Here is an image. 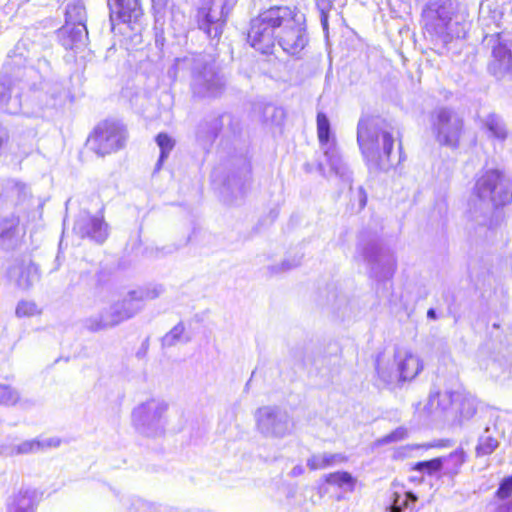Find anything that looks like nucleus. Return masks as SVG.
Returning a JSON list of instances; mask_svg holds the SVG:
<instances>
[{"label": "nucleus", "instance_id": "1", "mask_svg": "<svg viewBox=\"0 0 512 512\" xmlns=\"http://www.w3.org/2000/svg\"><path fill=\"white\" fill-rule=\"evenodd\" d=\"M357 142L370 170L387 171L393 166L394 137L385 121L379 118L360 119Z\"/></svg>", "mask_w": 512, "mask_h": 512}, {"label": "nucleus", "instance_id": "2", "mask_svg": "<svg viewBox=\"0 0 512 512\" xmlns=\"http://www.w3.org/2000/svg\"><path fill=\"white\" fill-rule=\"evenodd\" d=\"M512 200V182L498 169H487L476 177L470 202L471 211L488 216L494 208Z\"/></svg>", "mask_w": 512, "mask_h": 512}, {"label": "nucleus", "instance_id": "3", "mask_svg": "<svg viewBox=\"0 0 512 512\" xmlns=\"http://www.w3.org/2000/svg\"><path fill=\"white\" fill-rule=\"evenodd\" d=\"M226 86V76L211 55L199 54L191 59L190 91L194 99H219Z\"/></svg>", "mask_w": 512, "mask_h": 512}, {"label": "nucleus", "instance_id": "4", "mask_svg": "<svg viewBox=\"0 0 512 512\" xmlns=\"http://www.w3.org/2000/svg\"><path fill=\"white\" fill-rule=\"evenodd\" d=\"M304 15L288 6L280 7L277 42L291 56H299L308 43Z\"/></svg>", "mask_w": 512, "mask_h": 512}, {"label": "nucleus", "instance_id": "5", "mask_svg": "<svg viewBox=\"0 0 512 512\" xmlns=\"http://www.w3.org/2000/svg\"><path fill=\"white\" fill-rule=\"evenodd\" d=\"M129 139L126 125L120 120L107 119L94 128L87 144L98 156L104 157L125 148Z\"/></svg>", "mask_w": 512, "mask_h": 512}, {"label": "nucleus", "instance_id": "6", "mask_svg": "<svg viewBox=\"0 0 512 512\" xmlns=\"http://www.w3.org/2000/svg\"><path fill=\"white\" fill-rule=\"evenodd\" d=\"M237 0H200L196 13L199 30L211 40H219Z\"/></svg>", "mask_w": 512, "mask_h": 512}, {"label": "nucleus", "instance_id": "7", "mask_svg": "<svg viewBox=\"0 0 512 512\" xmlns=\"http://www.w3.org/2000/svg\"><path fill=\"white\" fill-rule=\"evenodd\" d=\"M394 363L396 368L385 365L381 355L376 360V370L379 379L385 385L410 381L414 379L423 369L421 359L410 350L397 347L394 352Z\"/></svg>", "mask_w": 512, "mask_h": 512}, {"label": "nucleus", "instance_id": "8", "mask_svg": "<svg viewBox=\"0 0 512 512\" xmlns=\"http://www.w3.org/2000/svg\"><path fill=\"white\" fill-rule=\"evenodd\" d=\"M280 7L272 6L251 20L248 41L253 48L263 54L271 53L277 40Z\"/></svg>", "mask_w": 512, "mask_h": 512}, {"label": "nucleus", "instance_id": "9", "mask_svg": "<svg viewBox=\"0 0 512 512\" xmlns=\"http://www.w3.org/2000/svg\"><path fill=\"white\" fill-rule=\"evenodd\" d=\"M431 129L436 141L452 149L459 146L463 131V119L449 107H438L433 110L430 117Z\"/></svg>", "mask_w": 512, "mask_h": 512}, {"label": "nucleus", "instance_id": "10", "mask_svg": "<svg viewBox=\"0 0 512 512\" xmlns=\"http://www.w3.org/2000/svg\"><path fill=\"white\" fill-rule=\"evenodd\" d=\"M167 411V402L152 398L133 410L132 421L141 433L148 436L156 435L163 430Z\"/></svg>", "mask_w": 512, "mask_h": 512}, {"label": "nucleus", "instance_id": "11", "mask_svg": "<svg viewBox=\"0 0 512 512\" xmlns=\"http://www.w3.org/2000/svg\"><path fill=\"white\" fill-rule=\"evenodd\" d=\"M483 45L491 49L488 71L497 79L512 80V42L503 39L500 33L486 35Z\"/></svg>", "mask_w": 512, "mask_h": 512}, {"label": "nucleus", "instance_id": "12", "mask_svg": "<svg viewBox=\"0 0 512 512\" xmlns=\"http://www.w3.org/2000/svg\"><path fill=\"white\" fill-rule=\"evenodd\" d=\"M258 432L267 438H284L292 432L288 413L276 406H264L255 413Z\"/></svg>", "mask_w": 512, "mask_h": 512}, {"label": "nucleus", "instance_id": "13", "mask_svg": "<svg viewBox=\"0 0 512 512\" xmlns=\"http://www.w3.org/2000/svg\"><path fill=\"white\" fill-rule=\"evenodd\" d=\"M362 255L379 279H387L394 274L396 259L390 252L383 251L377 240L365 244L362 247Z\"/></svg>", "mask_w": 512, "mask_h": 512}, {"label": "nucleus", "instance_id": "14", "mask_svg": "<svg viewBox=\"0 0 512 512\" xmlns=\"http://www.w3.org/2000/svg\"><path fill=\"white\" fill-rule=\"evenodd\" d=\"M163 292L164 289L161 285L138 288L129 291L122 300L115 303L124 320H128L143 309L146 301L158 298Z\"/></svg>", "mask_w": 512, "mask_h": 512}, {"label": "nucleus", "instance_id": "15", "mask_svg": "<svg viewBox=\"0 0 512 512\" xmlns=\"http://www.w3.org/2000/svg\"><path fill=\"white\" fill-rule=\"evenodd\" d=\"M61 440L57 437L35 438L20 442L4 443L0 445V456L14 457L43 452L47 449L57 448Z\"/></svg>", "mask_w": 512, "mask_h": 512}, {"label": "nucleus", "instance_id": "16", "mask_svg": "<svg viewBox=\"0 0 512 512\" xmlns=\"http://www.w3.org/2000/svg\"><path fill=\"white\" fill-rule=\"evenodd\" d=\"M26 234V229L20 224L18 217L11 215L0 216V249L10 251L18 248Z\"/></svg>", "mask_w": 512, "mask_h": 512}, {"label": "nucleus", "instance_id": "17", "mask_svg": "<svg viewBox=\"0 0 512 512\" xmlns=\"http://www.w3.org/2000/svg\"><path fill=\"white\" fill-rule=\"evenodd\" d=\"M73 232L81 238L88 237L97 243H103L108 236V225L103 218L82 215L75 221Z\"/></svg>", "mask_w": 512, "mask_h": 512}, {"label": "nucleus", "instance_id": "18", "mask_svg": "<svg viewBox=\"0 0 512 512\" xmlns=\"http://www.w3.org/2000/svg\"><path fill=\"white\" fill-rule=\"evenodd\" d=\"M20 88L12 78L5 74L0 75V111L8 114H17L21 111Z\"/></svg>", "mask_w": 512, "mask_h": 512}, {"label": "nucleus", "instance_id": "19", "mask_svg": "<svg viewBox=\"0 0 512 512\" xmlns=\"http://www.w3.org/2000/svg\"><path fill=\"white\" fill-rule=\"evenodd\" d=\"M111 22L116 16L124 23L137 22L143 15L140 0H108Z\"/></svg>", "mask_w": 512, "mask_h": 512}, {"label": "nucleus", "instance_id": "20", "mask_svg": "<svg viewBox=\"0 0 512 512\" xmlns=\"http://www.w3.org/2000/svg\"><path fill=\"white\" fill-rule=\"evenodd\" d=\"M123 321L125 320L120 310L118 309L116 303H113L110 306L104 308L100 314L87 318L85 320V327L92 332H97L113 328Z\"/></svg>", "mask_w": 512, "mask_h": 512}, {"label": "nucleus", "instance_id": "21", "mask_svg": "<svg viewBox=\"0 0 512 512\" xmlns=\"http://www.w3.org/2000/svg\"><path fill=\"white\" fill-rule=\"evenodd\" d=\"M224 126H228L231 132L236 133L239 123L229 113L209 117L200 123L198 134L206 133L208 139L215 138Z\"/></svg>", "mask_w": 512, "mask_h": 512}, {"label": "nucleus", "instance_id": "22", "mask_svg": "<svg viewBox=\"0 0 512 512\" xmlns=\"http://www.w3.org/2000/svg\"><path fill=\"white\" fill-rule=\"evenodd\" d=\"M322 150L330 167V171L343 182L350 184L352 181V172L350 171L347 163L343 160L337 146H328Z\"/></svg>", "mask_w": 512, "mask_h": 512}, {"label": "nucleus", "instance_id": "23", "mask_svg": "<svg viewBox=\"0 0 512 512\" xmlns=\"http://www.w3.org/2000/svg\"><path fill=\"white\" fill-rule=\"evenodd\" d=\"M87 36L88 31L86 25L65 23L59 30V37L62 45L66 49H77L79 46L84 45Z\"/></svg>", "mask_w": 512, "mask_h": 512}, {"label": "nucleus", "instance_id": "24", "mask_svg": "<svg viewBox=\"0 0 512 512\" xmlns=\"http://www.w3.org/2000/svg\"><path fill=\"white\" fill-rule=\"evenodd\" d=\"M38 502V494L35 490H20L9 503L8 512H35Z\"/></svg>", "mask_w": 512, "mask_h": 512}, {"label": "nucleus", "instance_id": "25", "mask_svg": "<svg viewBox=\"0 0 512 512\" xmlns=\"http://www.w3.org/2000/svg\"><path fill=\"white\" fill-rule=\"evenodd\" d=\"M482 123L489 139L502 143L508 138L509 131L499 115L490 113L482 120Z\"/></svg>", "mask_w": 512, "mask_h": 512}, {"label": "nucleus", "instance_id": "26", "mask_svg": "<svg viewBox=\"0 0 512 512\" xmlns=\"http://www.w3.org/2000/svg\"><path fill=\"white\" fill-rule=\"evenodd\" d=\"M10 276L15 278L21 289H28L39 280L38 268L34 264L14 267L10 270Z\"/></svg>", "mask_w": 512, "mask_h": 512}, {"label": "nucleus", "instance_id": "27", "mask_svg": "<svg viewBox=\"0 0 512 512\" xmlns=\"http://www.w3.org/2000/svg\"><path fill=\"white\" fill-rule=\"evenodd\" d=\"M499 446V432L496 427H486L478 439L477 456L492 454Z\"/></svg>", "mask_w": 512, "mask_h": 512}, {"label": "nucleus", "instance_id": "28", "mask_svg": "<svg viewBox=\"0 0 512 512\" xmlns=\"http://www.w3.org/2000/svg\"><path fill=\"white\" fill-rule=\"evenodd\" d=\"M452 15L453 9L450 0H437L429 3L423 12L424 19H442V21H451Z\"/></svg>", "mask_w": 512, "mask_h": 512}, {"label": "nucleus", "instance_id": "29", "mask_svg": "<svg viewBox=\"0 0 512 512\" xmlns=\"http://www.w3.org/2000/svg\"><path fill=\"white\" fill-rule=\"evenodd\" d=\"M455 400L454 417L459 416L460 419H469L475 414L476 400L473 396L464 391H457Z\"/></svg>", "mask_w": 512, "mask_h": 512}, {"label": "nucleus", "instance_id": "30", "mask_svg": "<svg viewBox=\"0 0 512 512\" xmlns=\"http://www.w3.org/2000/svg\"><path fill=\"white\" fill-rule=\"evenodd\" d=\"M457 391H444L431 394L429 397V406L432 409H439L444 413H450L453 416L456 404Z\"/></svg>", "mask_w": 512, "mask_h": 512}, {"label": "nucleus", "instance_id": "31", "mask_svg": "<svg viewBox=\"0 0 512 512\" xmlns=\"http://www.w3.org/2000/svg\"><path fill=\"white\" fill-rule=\"evenodd\" d=\"M65 23L86 25V7L83 0H71L65 11Z\"/></svg>", "mask_w": 512, "mask_h": 512}, {"label": "nucleus", "instance_id": "32", "mask_svg": "<svg viewBox=\"0 0 512 512\" xmlns=\"http://www.w3.org/2000/svg\"><path fill=\"white\" fill-rule=\"evenodd\" d=\"M18 403L24 408L33 405L30 400H21L20 393L12 386L0 384V406H14Z\"/></svg>", "mask_w": 512, "mask_h": 512}, {"label": "nucleus", "instance_id": "33", "mask_svg": "<svg viewBox=\"0 0 512 512\" xmlns=\"http://www.w3.org/2000/svg\"><path fill=\"white\" fill-rule=\"evenodd\" d=\"M465 461V453L463 450H455L447 456L441 457L443 463L442 469L444 474L454 477L459 473L460 467Z\"/></svg>", "mask_w": 512, "mask_h": 512}, {"label": "nucleus", "instance_id": "34", "mask_svg": "<svg viewBox=\"0 0 512 512\" xmlns=\"http://www.w3.org/2000/svg\"><path fill=\"white\" fill-rule=\"evenodd\" d=\"M317 134L321 149L336 145L334 139L331 141L332 133L330 121L323 112H318L317 114Z\"/></svg>", "mask_w": 512, "mask_h": 512}, {"label": "nucleus", "instance_id": "35", "mask_svg": "<svg viewBox=\"0 0 512 512\" xmlns=\"http://www.w3.org/2000/svg\"><path fill=\"white\" fill-rule=\"evenodd\" d=\"M343 460V457L340 454H329V453H323V454H315L312 455L307 460V466L311 470H319L327 468L331 465H333L337 461Z\"/></svg>", "mask_w": 512, "mask_h": 512}, {"label": "nucleus", "instance_id": "36", "mask_svg": "<svg viewBox=\"0 0 512 512\" xmlns=\"http://www.w3.org/2000/svg\"><path fill=\"white\" fill-rule=\"evenodd\" d=\"M425 28L428 33L437 36L443 42L449 40V34L447 32L450 21H442V19H424Z\"/></svg>", "mask_w": 512, "mask_h": 512}, {"label": "nucleus", "instance_id": "37", "mask_svg": "<svg viewBox=\"0 0 512 512\" xmlns=\"http://www.w3.org/2000/svg\"><path fill=\"white\" fill-rule=\"evenodd\" d=\"M185 327L182 322H179L175 325L168 333H166L162 338V346L164 347H172L176 345L178 342H189L190 338L184 337Z\"/></svg>", "mask_w": 512, "mask_h": 512}, {"label": "nucleus", "instance_id": "38", "mask_svg": "<svg viewBox=\"0 0 512 512\" xmlns=\"http://www.w3.org/2000/svg\"><path fill=\"white\" fill-rule=\"evenodd\" d=\"M417 499V496L411 491H404L402 494L395 492L392 503L393 512H401L406 508H412Z\"/></svg>", "mask_w": 512, "mask_h": 512}, {"label": "nucleus", "instance_id": "39", "mask_svg": "<svg viewBox=\"0 0 512 512\" xmlns=\"http://www.w3.org/2000/svg\"><path fill=\"white\" fill-rule=\"evenodd\" d=\"M325 481L328 484L336 485L339 488H353L355 484V479L352 475L346 471H337L334 473H329L325 476Z\"/></svg>", "mask_w": 512, "mask_h": 512}, {"label": "nucleus", "instance_id": "40", "mask_svg": "<svg viewBox=\"0 0 512 512\" xmlns=\"http://www.w3.org/2000/svg\"><path fill=\"white\" fill-rule=\"evenodd\" d=\"M156 143L160 148V157L157 164L160 165L174 148L175 141L168 134L159 133L156 136Z\"/></svg>", "mask_w": 512, "mask_h": 512}, {"label": "nucleus", "instance_id": "41", "mask_svg": "<svg viewBox=\"0 0 512 512\" xmlns=\"http://www.w3.org/2000/svg\"><path fill=\"white\" fill-rule=\"evenodd\" d=\"M42 313L41 308L34 301L21 300L16 306L15 314L17 317H33Z\"/></svg>", "mask_w": 512, "mask_h": 512}, {"label": "nucleus", "instance_id": "42", "mask_svg": "<svg viewBox=\"0 0 512 512\" xmlns=\"http://www.w3.org/2000/svg\"><path fill=\"white\" fill-rule=\"evenodd\" d=\"M442 467L443 463L441 462V457H437L431 460L417 462L414 465L413 470L426 473L428 475H433L436 472L442 470Z\"/></svg>", "mask_w": 512, "mask_h": 512}, {"label": "nucleus", "instance_id": "43", "mask_svg": "<svg viewBox=\"0 0 512 512\" xmlns=\"http://www.w3.org/2000/svg\"><path fill=\"white\" fill-rule=\"evenodd\" d=\"M328 302L341 317L344 318L348 315L347 309L349 301L345 295H340L336 291H333L332 299L329 298Z\"/></svg>", "mask_w": 512, "mask_h": 512}, {"label": "nucleus", "instance_id": "44", "mask_svg": "<svg viewBox=\"0 0 512 512\" xmlns=\"http://www.w3.org/2000/svg\"><path fill=\"white\" fill-rule=\"evenodd\" d=\"M317 9L320 12L321 25L324 30L328 29V14L333 8V0H315Z\"/></svg>", "mask_w": 512, "mask_h": 512}, {"label": "nucleus", "instance_id": "45", "mask_svg": "<svg viewBox=\"0 0 512 512\" xmlns=\"http://www.w3.org/2000/svg\"><path fill=\"white\" fill-rule=\"evenodd\" d=\"M301 256H295L293 257L292 259H285L281 266L278 267V266H271L269 267V270L271 272V274H275V273H279V272H285V271H288V270H291L297 266L300 265L301 263Z\"/></svg>", "mask_w": 512, "mask_h": 512}, {"label": "nucleus", "instance_id": "46", "mask_svg": "<svg viewBox=\"0 0 512 512\" xmlns=\"http://www.w3.org/2000/svg\"><path fill=\"white\" fill-rule=\"evenodd\" d=\"M512 494V475L505 477L499 484V487L497 491L495 492V496L500 499L504 500L508 497H510Z\"/></svg>", "mask_w": 512, "mask_h": 512}, {"label": "nucleus", "instance_id": "47", "mask_svg": "<svg viewBox=\"0 0 512 512\" xmlns=\"http://www.w3.org/2000/svg\"><path fill=\"white\" fill-rule=\"evenodd\" d=\"M407 435H408V431L406 428L398 427L397 429L392 431L390 434L386 435L381 440V442L382 443H392V442L401 441V440H404L405 438H407Z\"/></svg>", "mask_w": 512, "mask_h": 512}, {"label": "nucleus", "instance_id": "48", "mask_svg": "<svg viewBox=\"0 0 512 512\" xmlns=\"http://www.w3.org/2000/svg\"><path fill=\"white\" fill-rule=\"evenodd\" d=\"M283 110L281 108H277L275 106L269 105L264 110L265 117L271 116L272 122H275L276 118L281 119L283 117Z\"/></svg>", "mask_w": 512, "mask_h": 512}, {"label": "nucleus", "instance_id": "49", "mask_svg": "<svg viewBox=\"0 0 512 512\" xmlns=\"http://www.w3.org/2000/svg\"><path fill=\"white\" fill-rule=\"evenodd\" d=\"M37 69L40 72L47 74L49 72V69H50V65H49L48 60L46 58L38 59V61H37Z\"/></svg>", "mask_w": 512, "mask_h": 512}, {"label": "nucleus", "instance_id": "50", "mask_svg": "<svg viewBox=\"0 0 512 512\" xmlns=\"http://www.w3.org/2000/svg\"><path fill=\"white\" fill-rule=\"evenodd\" d=\"M9 134L7 129L0 124V149L8 142Z\"/></svg>", "mask_w": 512, "mask_h": 512}, {"label": "nucleus", "instance_id": "51", "mask_svg": "<svg viewBox=\"0 0 512 512\" xmlns=\"http://www.w3.org/2000/svg\"><path fill=\"white\" fill-rule=\"evenodd\" d=\"M496 512H512V499L498 505Z\"/></svg>", "mask_w": 512, "mask_h": 512}, {"label": "nucleus", "instance_id": "52", "mask_svg": "<svg viewBox=\"0 0 512 512\" xmlns=\"http://www.w3.org/2000/svg\"><path fill=\"white\" fill-rule=\"evenodd\" d=\"M148 346H149V340H148V339H146V340L142 343V347H141V349L136 353V356H137L138 358L143 357V356L146 354L147 350H148Z\"/></svg>", "mask_w": 512, "mask_h": 512}, {"label": "nucleus", "instance_id": "53", "mask_svg": "<svg viewBox=\"0 0 512 512\" xmlns=\"http://www.w3.org/2000/svg\"><path fill=\"white\" fill-rule=\"evenodd\" d=\"M366 202H367L366 193L363 190V188L360 187L359 188V204H360V207L363 208L366 205Z\"/></svg>", "mask_w": 512, "mask_h": 512}, {"label": "nucleus", "instance_id": "54", "mask_svg": "<svg viewBox=\"0 0 512 512\" xmlns=\"http://www.w3.org/2000/svg\"><path fill=\"white\" fill-rule=\"evenodd\" d=\"M304 472V469L302 466L300 465H297L295 466L292 470H291V475L296 477V476H299L301 475L302 473Z\"/></svg>", "mask_w": 512, "mask_h": 512}, {"label": "nucleus", "instance_id": "55", "mask_svg": "<svg viewBox=\"0 0 512 512\" xmlns=\"http://www.w3.org/2000/svg\"><path fill=\"white\" fill-rule=\"evenodd\" d=\"M427 317H428L429 319H433V320H434V319H436V318H437V314H436L435 309L430 308V309L427 311Z\"/></svg>", "mask_w": 512, "mask_h": 512}, {"label": "nucleus", "instance_id": "56", "mask_svg": "<svg viewBox=\"0 0 512 512\" xmlns=\"http://www.w3.org/2000/svg\"><path fill=\"white\" fill-rule=\"evenodd\" d=\"M318 171L321 173V175L325 176L326 173H325V169H324V166L322 163H319L318 165Z\"/></svg>", "mask_w": 512, "mask_h": 512}, {"label": "nucleus", "instance_id": "57", "mask_svg": "<svg viewBox=\"0 0 512 512\" xmlns=\"http://www.w3.org/2000/svg\"><path fill=\"white\" fill-rule=\"evenodd\" d=\"M250 173V166L249 164H245V167H244V176L245 178L247 177V175Z\"/></svg>", "mask_w": 512, "mask_h": 512}, {"label": "nucleus", "instance_id": "58", "mask_svg": "<svg viewBox=\"0 0 512 512\" xmlns=\"http://www.w3.org/2000/svg\"><path fill=\"white\" fill-rule=\"evenodd\" d=\"M29 152H30V148H26V147H24V148L19 152V154H20V155H28V154H29Z\"/></svg>", "mask_w": 512, "mask_h": 512}, {"label": "nucleus", "instance_id": "59", "mask_svg": "<svg viewBox=\"0 0 512 512\" xmlns=\"http://www.w3.org/2000/svg\"><path fill=\"white\" fill-rule=\"evenodd\" d=\"M175 250H177V248H176V247L169 248V249H168V251H166L165 253H166V254H167V253H172V252H174Z\"/></svg>", "mask_w": 512, "mask_h": 512}]
</instances>
